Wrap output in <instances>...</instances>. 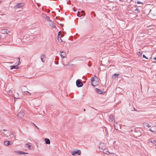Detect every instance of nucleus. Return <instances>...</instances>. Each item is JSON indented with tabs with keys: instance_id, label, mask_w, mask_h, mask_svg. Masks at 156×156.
<instances>
[{
	"instance_id": "obj_1",
	"label": "nucleus",
	"mask_w": 156,
	"mask_h": 156,
	"mask_svg": "<svg viewBox=\"0 0 156 156\" xmlns=\"http://www.w3.org/2000/svg\"><path fill=\"white\" fill-rule=\"evenodd\" d=\"M16 59H17L16 60L17 62L15 64L16 65V66H10V69H17L18 68L16 67L19 65L21 63V62L20 61V57H18L17 58H16Z\"/></svg>"
},
{
	"instance_id": "obj_2",
	"label": "nucleus",
	"mask_w": 156,
	"mask_h": 156,
	"mask_svg": "<svg viewBox=\"0 0 156 156\" xmlns=\"http://www.w3.org/2000/svg\"><path fill=\"white\" fill-rule=\"evenodd\" d=\"M26 89L27 90V88L25 86H23L22 87V91L23 94L28 95H30L31 94L28 91H25Z\"/></svg>"
},
{
	"instance_id": "obj_3",
	"label": "nucleus",
	"mask_w": 156,
	"mask_h": 156,
	"mask_svg": "<svg viewBox=\"0 0 156 156\" xmlns=\"http://www.w3.org/2000/svg\"><path fill=\"white\" fill-rule=\"evenodd\" d=\"M5 90H6V91L7 92V93L9 95H12L13 94V90H12V88H11V89L9 90L8 87L6 86Z\"/></svg>"
},
{
	"instance_id": "obj_4",
	"label": "nucleus",
	"mask_w": 156,
	"mask_h": 156,
	"mask_svg": "<svg viewBox=\"0 0 156 156\" xmlns=\"http://www.w3.org/2000/svg\"><path fill=\"white\" fill-rule=\"evenodd\" d=\"M76 85L78 87H81L83 86V84L80 80H77L76 82Z\"/></svg>"
},
{
	"instance_id": "obj_5",
	"label": "nucleus",
	"mask_w": 156,
	"mask_h": 156,
	"mask_svg": "<svg viewBox=\"0 0 156 156\" xmlns=\"http://www.w3.org/2000/svg\"><path fill=\"white\" fill-rule=\"evenodd\" d=\"M24 5V4L23 3H18L15 6V7L17 8H19L23 6Z\"/></svg>"
},
{
	"instance_id": "obj_6",
	"label": "nucleus",
	"mask_w": 156,
	"mask_h": 156,
	"mask_svg": "<svg viewBox=\"0 0 156 156\" xmlns=\"http://www.w3.org/2000/svg\"><path fill=\"white\" fill-rule=\"evenodd\" d=\"M33 37L32 35H31L29 36V38H27V40L26 42H27V43H29L30 42H31L33 40Z\"/></svg>"
},
{
	"instance_id": "obj_7",
	"label": "nucleus",
	"mask_w": 156,
	"mask_h": 156,
	"mask_svg": "<svg viewBox=\"0 0 156 156\" xmlns=\"http://www.w3.org/2000/svg\"><path fill=\"white\" fill-rule=\"evenodd\" d=\"M96 90L97 92L99 94H103L105 93V92H102L101 90L98 88H96Z\"/></svg>"
},
{
	"instance_id": "obj_8",
	"label": "nucleus",
	"mask_w": 156,
	"mask_h": 156,
	"mask_svg": "<svg viewBox=\"0 0 156 156\" xmlns=\"http://www.w3.org/2000/svg\"><path fill=\"white\" fill-rule=\"evenodd\" d=\"M114 119V117L112 115H110L108 118V120L109 122L112 121Z\"/></svg>"
},
{
	"instance_id": "obj_9",
	"label": "nucleus",
	"mask_w": 156,
	"mask_h": 156,
	"mask_svg": "<svg viewBox=\"0 0 156 156\" xmlns=\"http://www.w3.org/2000/svg\"><path fill=\"white\" fill-rule=\"evenodd\" d=\"M60 52L61 53V54H60L61 56L63 58H64L66 56V52L64 51H61Z\"/></svg>"
},
{
	"instance_id": "obj_10",
	"label": "nucleus",
	"mask_w": 156,
	"mask_h": 156,
	"mask_svg": "<svg viewBox=\"0 0 156 156\" xmlns=\"http://www.w3.org/2000/svg\"><path fill=\"white\" fill-rule=\"evenodd\" d=\"M1 32L2 34H7L8 33L7 30L5 29H3L1 30Z\"/></svg>"
},
{
	"instance_id": "obj_11",
	"label": "nucleus",
	"mask_w": 156,
	"mask_h": 156,
	"mask_svg": "<svg viewBox=\"0 0 156 156\" xmlns=\"http://www.w3.org/2000/svg\"><path fill=\"white\" fill-rule=\"evenodd\" d=\"M45 58V55H41V59L42 61L43 62H44L45 61V60H44L43 59Z\"/></svg>"
},
{
	"instance_id": "obj_12",
	"label": "nucleus",
	"mask_w": 156,
	"mask_h": 156,
	"mask_svg": "<svg viewBox=\"0 0 156 156\" xmlns=\"http://www.w3.org/2000/svg\"><path fill=\"white\" fill-rule=\"evenodd\" d=\"M117 126H116V125H114V128L116 130H118V129H121L120 126L119 125H117V124H116Z\"/></svg>"
},
{
	"instance_id": "obj_13",
	"label": "nucleus",
	"mask_w": 156,
	"mask_h": 156,
	"mask_svg": "<svg viewBox=\"0 0 156 156\" xmlns=\"http://www.w3.org/2000/svg\"><path fill=\"white\" fill-rule=\"evenodd\" d=\"M4 144L6 146H8L9 145H11V144H10L9 142V141H6L4 142Z\"/></svg>"
},
{
	"instance_id": "obj_14",
	"label": "nucleus",
	"mask_w": 156,
	"mask_h": 156,
	"mask_svg": "<svg viewBox=\"0 0 156 156\" xmlns=\"http://www.w3.org/2000/svg\"><path fill=\"white\" fill-rule=\"evenodd\" d=\"M45 143L47 144H49L50 143V140L48 138H46L45 139Z\"/></svg>"
},
{
	"instance_id": "obj_15",
	"label": "nucleus",
	"mask_w": 156,
	"mask_h": 156,
	"mask_svg": "<svg viewBox=\"0 0 156 156\" xmlns=\"http://www.w3.org/2000/svg\"><path fill=\"white\" fill-rule=\"evenodd\" d=\"M75 153H76V154H77L78 155H80L81 154V152L80 150H78L75 151Z\"/></svg>"
},
{
	"instance_id": "obj_16",
	"label": "nucleus",
	"mask_w": 156,
	"mask_h": 156,
	"mask_svg": "<svg viewBox=\"0 0 156 156\" xmlns=\"http://www.w3.org/2000/svg\"><path fill=\"white\" fill-rule=\"evenodd\" d=\"M96 78V79H97V77H96L95 75L94 76V77H93L91 79V82H93L94 81L95 78Z\"/></svg>"
},
{
	"instance_id": "obj_17",
	"label": "nucleus",
	"mask_w": 156,
	"mask_h": 156,
	"mask_svg": "<svg viewBox=\"0 0 156 156\" xmlns=\"http://www.w3.org/2000/svg\"><path fill=\"white\" fill-rule=\"evenodd\" d=\"M50 26L52 28H54L55 27V25L54 24V23L53 22H51V24H50Z\"/></svg>"
},
{
	"instance_id": "obj_18",
	"label": "nucleus",
	"mask_w": 156,
	"mask_h": 156,
	"mask_svg": "<svg viewBox=\"0 0 156 156\" xmlns=\"http://www.w3.org/2000/svg\"><path fill=\"white\" fill-rule=\"evenodd\" d=\"M134 11L136 13L137 12H138V13L140 12V10L138 9L137 8H136V9H135L134 10Z\"/></svg>"
},
{
	"instance_id": "obj_19",
	"label": "nucleus",
	"mask_w": 156,
	"mask_h": 156,
	"mask_svg": "<svg viewBox=\"0 0 156 156\" xmlns=\"http://www.w3.org/2000/svg\"><path fill=\"white\" fill-rule=\"evenodd\" d=\"M149 142L152 143H155L156 142V141L154 140H149Z\"/></svg>"
},
{
	"instance_id": "obj_20",
	"label": "nucleus",
	"mask_w": 156,
	"mask_h": 156,
	"mask_svg": "<svg viewBox=\"0 0 156 156\" xmlns=\"http://www.w3.org/2000/svg\"><path fill=\"white\" fill-rule=\"evenodd\" d=\"M25 146H26L27 147H28L29 148H30L31 147V145H29L28 144H25Z\"/></svg>"
},
{
	"instance_id": "obj_21",
	"label": "nucleus",
	"mask_w": 156,
	"mask_h": 156,
	"mask_svg": "<svg viewBox=\"0 0 156 156\" xmlns=\"http://www.w3.org/2000/svg\"><path fill=\"white\" fill-rule=\"evenodd\" d=\"M58 42H62V41L61 39V38L60 37L59 38L58 37Z\"/></svg>"
},
{
	"instance_id": "obj_22",
	"label": "nucleus",
	"mask_w": 156,
	"mask_h": 156,
	"mask_svg": "<svg viewBox=\"0 0 156 156\" xmlns=\"http://www.w3.org/2000/svg\"><path fill=\"white\" fill-rule=\"evenodd\" d=\"M19 153L20 154H25L26 153L22 151H20Z\"/></svg>"
},
{
	"instance_id": "obj_23",
	"label": "nucleus",
	"mask_w": 156,
	"mask_h": 156,
	"mask_svg": "<svg viewBox=\"0 0 156 156\" xmlns=\"http://www.w3.org/2000/svg\"><path fill=\"white\" fill-rule=\"evenodd\" d=\"M82 13H84V14H83L82 15H81L80 16H85V13L84 12V11H81L80 12Z\"/></svg>"
},
{
	"instance_id": "obj_24",
	"label": "nucleus",
	"mask_w": 156,
	"mask_h": 156,
	"mask_svg": "<svg viewBox=\"0 0 156 156\" xmlns=\"http://www.w3.org/2000/svg\"><path fill=\"white\" fill-rule=\"evenodd\" d=\"M45 18L46 19V20H49V18L48 16H46ZM50 21H51V20H50Z\"/></svg>"
},
{
	"instance_id": "obj_25",
	"label": "nucleus",
	"mask_w": 156,
	"mask_h": 156,
	"mask_svg": "<svg viewBox=\"0 0 156 156\" xmlns=\"http://www.w3.org/2000/svg\"><path fill=\"white\" fill-rule=\"evenodd\" d=\"M76 154V153H75V151H73L72 153V154L73 155H74Z\"/></svg>"
},
{
	"instance_id": "obj_26",
	"label": "nucleus",
	"mask_w": 156,
	"mask_h": 156,
	"mask_svg": "<svg viewBox=\"0 0 156 156\" xmlns=\"http://www.w3.org/2000/svg\"><path fill=\"white\" fill-rule=\"evenodd\" d=\"M77 16H80V12L79 11L78 12V13L77 14Z\"/></svg>"
},
{
	"instance_id": "obj_27",
	"label": "nucleus",
	"mask_w": 156,
	"mask_h": 156,
	"mask_svg": "<svg viewBox=\"0 0 156 156\" xmlns=\"http://www.w3.org/2000/svg\"><path fill=\"white\" fill-rule=\"evenodd\" d=\"M143 58H145L146 59H148V58L147 57H146V56L144 55H143Z\"/></svg>"
},
{
	"instance_id": "obj_28",
	"label": "nucleus",
	"mask_w": 156,
	"mask_h": 156,
	"mask_svg": "<svg viewBox=\"0 0 156 156\" xmlns=\"http://www.w3.org/2000/svg\"><path fill=\"white\" fill-rule=\"evenodd\" d=\"M119 75V74H117L115 73L114 74V75L115 76V77H116L118 76Z\"/></svg>"
},
{
	"instance_id": "obj_29",
	"label": "nucleus",
	"mask_w": 156,
	"mask_h": 156,
	"mask_svg": "<svg viewBox=\"0 0 156 156\" xmlns=\"http://www.w3.org/2000/svg\"><path fill=\"white\" fill-rule=\"evenodd\" d=\"M146 126H147L148 127H151V125L148 124H147Z\"/></svg>"
},
{
	"instance_id": "obj_30",
	"label": "nucleus",
	"mask_w": 156,
	"mask_h": 156,
	"mask_svg": "<svg viewBox=\"0 0 156 156\" xmlns=\"http://www.w3.org/2000/svg\"><path fill=\"white\" fill-rule=\"evenodd\" d=\"M138 54L139 55V56H140V55H141L142 53L140 52H139L138 53Z\"/></svg>"
},
{
	"instance_id": "obj_31",
	"label": "nucleus",
	"mask_w": 156,
	"mask_h": 156,
	"mask_svg": "<svg viewBox=\"0 0 156 156\" xmlns=\"http://www.w3.org/2000/svg\"><path fill=\"white\" fill-rule=\"evenodd\" d=\"M11 134L14 137V139L15 140L16 139V136H15L13 133H11Z\"/></svg>"
},
{
	"instance_id": "obj_32",
	"label": "nucleus",
	"mask_w": 156,
	"mask_h": 156,
	"mask_svg": "<svg viewBox=\"0 0 156 156\" xmlns=\"http://www.w3.org/2000/svg\"><path fill=\"white\" fill-rule=\"evenodd\" d=\"M137 4H142V2L138 1L137 2Z\"/></svg>"
},
{
	"instance_id": "obj_33",
	"label": "nucleus",
	"mask_w": 156,
	"mask_h": 156,
	"mask_svg": "<svg viewBox=\"0 0 156 156\" xmlns=\"http://www.w3.org/2000/svg\"><path fill=\"white\" fill-rule=\"evenodd\" d=\"M18 116H21V114L20 113H19L18 114Z\"/></svg>"
},
{
	"instance_id": "obj_34",
	"label": "nucleus",
	"mask_w": 156,
	"mask_h": 156,
	"mask_svg": "<svg viewBox=\"0 0 156 156\" xmlns=\"http://www.w3.org/2000/svg\"><path fill=\"white\" fill-rule=\"evenodd\" d=\"M106 154H111V153L109 151H107Z\"/></svg>"
},
{
	"instance_id": "obj_35",
	"label": "nucleus",
	"mask_w": 156,
	"mask_h": 156,
	"mask_svg": "<svg viewBox=\"0 0 156 156\" xmlns=\"http://www.w3.org/2000/svg\"><path fill=\"white\" fill-rule=\"evenodd\" d=\"M91 85L92 86H94V87H95V85H94L93 84V83H92V82L91 83Z\"/></svg>"
},
{
	"instance_id": "obj_36",
	"label": "nucleus",
	"mask_w": 156,
	"mask_h": 156,
	"mask_svg": "<svg viewBox=\"0 0 156 156\" xmlns=\"http://www.w3.org/2000/svg\"><path fill=\"white\" fill-rule=\"evenodd\" d=\"M18 98H16L15 97H14V99L15 101H16V99H17Z\"/></svg>"
},
{
	"instance_id": "obj_37",
	"label": "nucleus",
	"mask_w": 156,
	"mask_h": 156,
	"mask_svg": "<svg viewBox=\"0 0 156 156\" xmlns=\"http://www.w3.org/2000/svg\"><path fill=\"white\" fill-rule=\"evenodd\" d=\"M34 125L37 128V129H39V128H38L34 124Z\"/></svg>"
},
{
	"instance_id": "obj_38",
	"label": "nucleus",
	"mask_w": 156,
	"mask_h": 156,
	"mask_svg": "<svg viewBox=\"0 0 156 156\" xmlns=\"http://www.w3.org/2000/svg\"><path fill=\"white\" fill-rule=\"evenodd\" d=\"M60 33H61V32L59 31L58 33V36L60 34Z\"/></svg>"
},
{
	"instance_id": "obj_39",
	"label": "nucleus",
	"mask_w": 156,
	"mask_h": 156,
	"mask_svg": "<svg viewBox=\"0 0 156 156\" xmlns=\"http://www.w3.org/2000/svg\"><path fill=\"white\" fill-rule=\"evenodd\" d=\"M149 130L151 131V132H154V131H153L151 129H149Z\"/></svg>"
},
{
	"instance_id": "obj_40",
	"label": "nucleus",
	"mask_w": 156,
	"mask_h": 156,
	"mask_svg": "<svg viewBox=\"0 0 156 156\" xmlns=\"http://www.w3.org/2000/svg\"><path fill=\"white\" fill-rule=\"evenodd\" d=\"M91 13L92 14H94V13H94V12H91Z\"/></svg>"
},
{
	"instance_id": "obj_41",
	"label": "nucleus",
	"mask_w": 156,
	"mask_h": 156,
	"mask_svg": "<svg viewBox=\"0 0 156 156\" xmlns=\"http://www.w3.org/2000/svg\"><path fill=\"white\" fill-rule=\"evenodd\" d=\"M153 59H154V60H156V57H155V58H153Z\"/></svg>"
},
{
	"instance_id": "obj_42",
	"label": "nucleus",
	"mask_w": 156,
	"mask_h": 156,
	"mask_svg": "<svg viewBox=\"0 0 156 156\" xmlns=\"http://www.w3.org/2000/svg\"><path fill=\"white\" fill-rule=\"evenodd\" d=\"M3 130L4 131H6V130L5 129H4Z\"/></svg>"
},
{
	"instance_id": "obj_43",
	"label": "nucleus",
	"mask_w": 156,
	"mask_h": 156,
	"mask_svg": "<svg viewBox=\"0 0 156 156\" xmlns=\"http://www.w3.org/2000/svg\"><path fill=\"white\" fill-rule=\"evenodd\" d=\"M155 148L156 149V144L155 145Z\"/></svg>"
},
{
	"instance_id": "obj_44",
	"label": "nucleus",
	"mask_w": 156,
	"mask_h": 156,
	"mask_svg": "<svg viewBox=\"0 0 156 156\" xmlns=\"http://www.w3.org/2000/svg\"><path fill=\"white\" fill-rule=\"evenodd\" d=\"M94 16H95V13H94Z\"/></svg>"
},
{
	"instance_id": "obj_45",
	"label": "nucleus",
	"mask_w": 156,
	"mask_h": 156,
	"mask_svg": "<svg viewBox=\"0 0 156 156\" xmlns=\"http://www.w3.org/2000/svg\"><path fill=\"white\" fill-rule=\"evenodd\" d=\"M1 2V1H0V3Z\"/></svg>"
},
{
	"instance_id": "obj_46",
	"label": "nucleus",
	"mask_w": 156,
	"mask_h": 156,
	"mask_svg": "<svg viewBox=\"0 0 156 156\" xmlns=\"http://www.w3.org/2000/svg\"><path fill=\"white\" fill-rule=\"evenodd\" d=\"M88 65V66H90V65Z\"/></svg>"
},
{
	"instance_id": "obj_47",
	"label": "nucleus",
	"mask_w": 156,
	"mask_h": 156,
	"mask_svg": "<svg viewBox=\"0 0 156 156\" xmlns=\"http://www.w3.org/2000/svg\"><path fill=\"white\" fill-rule=\"evenodd\" d=\"M23 39H24V38H23Z\"/></svg>"
},
{
	"instance_id": "obj_48",
	"label": "nucleus",
	"mask_w": 156,
	"mask_h": 156,
	"mask_svg": "<svg viewBox=\"0 0 156 156\" xmlns=\"http://www.w3.org/2000/svg\"><path fill=\"white\" fill-rule=\"evenodd\" d=\"M68 0H67V1Z\"/></svg>"
}]
</instances>
